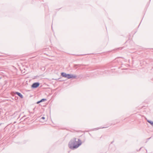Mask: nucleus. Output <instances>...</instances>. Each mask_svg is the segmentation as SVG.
Returning <instances> with one entry per match:
<instances>
[{
	"label": "nucleus",
	"mask_w": 153,
	"mask_h": 153,
	"mask_svg": "<svg viewBox=\"0 0 153 153\" xmlns=\"http://www.w3.org/2000/svg\"><path fill=\"white\" fill-rule=\"evenodd\" d=\"M81 144V141L79 139L74 138L69 141L68 146L70 149H74L78 148Z\"/></svg>",
	"instance_id": "obj_1"
},
{
	"label": "nucleus",
	"mask_w": 153,
	"mask_h": 153,
	"mask_svg": "<svg viewBox=\"0 0 153 153\" xmlns=\"http://www.w3.org/2000/svg\"><path fill=\"white\" fill-rule=\"evenodd\" d=\"M76 76L75 75L67 74L66 78H67L68 79H69L71 78H76Z\"/></svg>",
	"instance_id": "obj_2"
},
{
	"label": "nucleus",
	"mask_w": 153,
	"mask_h": 153,
	"mask_svg": "<svg viewBox=\"0 0 153 153\" xmlns=\"http://www.w3.org/2000/svg\"><path fill=\"white\" fill-rule=\"evenodd\" d=\"M39 85V82H35L32 85L31 87L33 88H35L38 87Z\"/></svg>",
	"instance_id": "obj_3"
},
{
	"label": "nucleus",
	"mask_w": 153,
	"mask_h": 153,
	"mask_svg": "<svg viewBox=\"0 0 153 153\" xmlns=\"http://www.w3.org/2000/svg\"><path fill=\"white\" fill-rule=\"evenodd\" d=\"M15 94H17L21 98H23V95L20 93L16 92H15Z\"/></svg>",
	"instance_id": "obj_4"
},
{
	"label": "nucleus",
	"mask_w": 153,
	"mask_h": 153,
	"mask_svg": "<svg viewBox=\"0 0 153 153\" xmlns=\"http://www.w3.org/2000/svg\"><path fill=\"white\" fill-rule=\"evenodd\" d=\"M67 74L64 72L61 73V75L63 77L66 78Z\"/></svg>",
	"instance_id": "obj_5"
},
{
	"label": "nucleus",
	"mask_w": 153,
	"mask_h": 153,
	"mask_svg": "<svg viewBox=\"0 0 153 153\" xmlns=\"http://www.w3.org/2000/svg\"><path fill=\"white\" fill-rule=\"evenodd\" d=\"M46 100V99H42L41 100H40V101H41V102H42L43 101H45Z\"/></svg>",
	"instance_id": "obj_6"
},
{
	"label": "nucleus",
	"mask_w": 153,
	"mask_h": 153,
	"mask_svg": "<svg viewBox=\"0 0 153 153\" xmlns=\"http://www.w3.org/2000/svg\"><path fill=\"white\" fill-rule=\"evenodd\" d=\"M147 121L150 124L152 122V121L149 120H147Z\"/></svg>",
	"instance_id": "obj_7"
},
{
	"label": "nucleus",
	"mask_w": 153,
	"mask_h": 153,
	"mask_svg": "<svg viewBox=\"0 0 153 153\" xmlns=\"http://www.w3.org/2000/svg\"><path fill=\"white\" fill-rule=\"evenodd\" d=\"M40 102H41V101H40H40H39L37 102V104H39V103H40Z\"/></svg>",
	"instance_id": "obj_8"
},
{
	"label": "nucleus",
	"mask_w": 153,
	"mask_h": 153,
	"mask_svg": "<svg viewBox=\"0 0 153 153\" xmlns=\"http://www.w3.org/2000/svg\"><path fill=\"white\" fill-rule=\"evenodd\" d=\"M41 119H45V117H42Z\"/></svg>",
	"instance_id": "obj_9"
},
{
	"label": "nucleus",
	"mask_w": 153,
	"mask_h": 153,
	"mask_svg": "<svg viewBox=\"0 0 153 153\" xmlns=\"http://www.w3.org/2000/svg\"><path fill=\"white\" fill-rule=\"evenodd\" d=\"M150 124H151V125L153 126V122L152 121V122Z\"/></svg>",
	"instance_id": "obj_10"
},
{
	"label": "nucleus",
	"mask_w": 153,
	"mask_h": 153,
	"mask_svg": "<svg viewBox=\"0 0 153 153\" xmlns=\"http://www.w3.org/2000/svg\"><path fill=\"white\" fill-rule=\"evenodd\" d=\"M104 127H102V128H104Z\"/></svg>",
	"instance_id": "obj_11"
}]
</instances>
